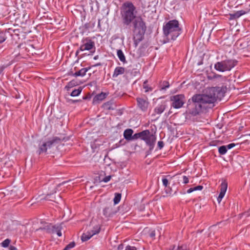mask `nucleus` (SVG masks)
<instances>
[{"mask_svg":"<svg viewBox=\"0 0 250 250\" xmlns=\"http://www.w3.org/2000/svg\"><path fill=\"white\" fill-rule=\"evenodd\" d=\"M226 87H211L208 94H196L188 102L189 109H208L212 108L217 100L221 101L226 92Z\"/></svg>","mask_w":250,"mask_h":250,"instance_id":"obj_1","label":"nucleus"},{"mask_svg":"<svg viewBox=\"0 0 250 250\" xmlns=\"http://www.w3.org/2000/svg\"><path fill=\"white\" fill-rule=\"evenodd\" d=\"M136 13V7L131 2L126 1L124 3L121 11L123 23L126 26L130 25L137 17Z\"/></svg>","mask_w":250,"mask_h":250,"instance_id":"obj_2","label":"nucleus"},{"mask_svg":"<svg viewBox=\"0 0 250 250\" xmlns=\"http://www.w3.org/2000/svg\"><path fill=\"white\" fill-rule=\"evenodd\" d=\"M163 30L164 36L168 41L175 40L181 33L179 21L176 20L169 21L164 24Z\"/></svg>","mask_w":250,"mask_h":250,"instance_id":"obj_3","label":"nucleus"},{"mask_svg":"<svg viewBox=\"0 0 250 250\" xmlns=\"http://www.w3.org/2000/svg\"><path fill=\"white\" fill-rule=\"evenodd\" d=\"M133 24V35H136L137 40L141 39V37H144L146 29L145 22L140 17H137L135 20L132 22Z\"/></svg>","mask_w":250,"mask_h":250,"instance_id":"obj_4","label":"nucleus"},{"mask_svg":"<svg viewBox=\"0 0 250 250\" xmlns=\"http://www.w3.org/2000/svg\"><path fill=\"white\" fill-rule=\"evenodd\" d=\"M237 61L231 59L218 62L214 64V68L220 72L230 71L237 64Z\"/></svg>","mask_w":250,"mask_h":250,"instance_id":"obj_5","label":"nucleus"},{"mask_svg":"<svg viewBox=\"0 0 250 250\" xmlns=\"http://www.w3.org/2000/svg\"><path fill=\"white\" fill-rule=\"evenodd\" d=\"M64 140V137H54L51 140L46 142H43L39 145V150L37 152L39 155L42 153H45L48 148H50L53 146H55Z\"/></svg>","mask_w":250,"mask_h":250,"instance_id":"obj_6","label":"nucleus"},{"mask_svg":"<svg viewBox=\"0 0 250 250\" xmlns=\"http://www.w3.org/2000/svg\"><path fill=\"white\" fill-rule=\"evenodd\" d=\"M140 138L144 140L149 146V152L150 153L153 149L156 141V137L154 135L150 134L149 130H145L140 132Z\"/></svg>","mask_w":250,"mask_h":250,"instance_id":"obj_7","label":"nucleus"},{"mask_svg":"<svg viewBox=\"0 0 250 250\" xmlns=\"http://www.w3.org/2000/svg\"><path fill=\"white\" fill-rule=\"evenodd\" d=\"M170 100L172 101V106L174 108H181L185 102V97L183 94H179L170 97Z\"/></svg>","mask_w":250,"mask_h":250,"instance_id":"obj_8","label":"nucleus"},{"mask_svg":"<svg viewBox=\"0 0 250 250\" xmlns=\"http://www.w3.org/2000/svg\"><path fill=\"white\" fill-rule=\"evenodd\" d=\"M41 224H42L43 225L40 227V228L37 229V230L39 229H42L45 230L47 233H57L58 232V229H59V228H62V226L60 225L52 226L51 224H49L46 222L43 223L42 222H41Z\"/></svg>","mask_w":250,"mask_h":250,"instance_id":"obj_9","label":"nucleus"},{"mask_svg":"<svg viewBox=\"0 0 250 250\" xmlns=\"http://www.w3.org/2000/svg\"><path fill=\"white\" fill-rule=\"evenodd\" d=\"M83 42V44L80 47V50L83 51L85 50H90L94 48V51H95V43L93 41L88 38H86Z\"/></svg>","mask_w":250,"mask_h":250,"instance_id":"obj_10","label":"nucleus"},{"mask_svg":"<svg viewBox=\"0 0 250 250\" xmlns=\"http://www.w3.org/2000/svg\"><path fill=\"white\" fill-rule=\"evenodd\" d=\"M100 231V228L96 226L94 227L92 230L87 231L86 232L83 233L81 237L82 241H86L89 240L92 236L98 233Z\"/></svg>","mask_w":250,"mask_h":250,"instance_id":"obj_11","label":"nucleus"},{"mask_svg":"<svg viewBox=\"0 0 250 250\" xmlns=\"http://www.w3.org/2000/svg\"><path fill=\"white\" fill-rule=\"evenodd\" d=\"M202 110H186L185 118L187 120L195 121L197 119L198 116Z\"/></svg>","mask_w":250,"mask_h":250,"instance_id":"obj_12","label":"nucleus"},{"mask_svg":"<svg viewBox=\"0 0 250 250\" xmlns=\"http://www.w3.org/2000/svg\"><path fill=\"white\" fill-rule=\"evenodd\" d=\"M137 105L139 108L141 109H146L148 108L149 102L147 98H137Z\"/></svg>","mask_w":250,"mask_h":250,"instance_id":"obj_13","label":"nucleus"},{"mask_svg":"<svg viewBox=\"0 0 250 250\" xmlns=\"http://www.w3.org/2000/svg\"><path fill=\"white\" fill-rule=\"evenodd\" d=\"M114 206L111 204H108L103 209V214L105 217H110L115 214L116 211L113 209Z\"/></svg>","mask_w":250,"mask_h":250,"instance_id":"obj_14","label":"nucleus"},{"mask_svg":"<svg viewBox=\"0 0 250 250\" xmlns=\"http://www.w3.org/2000/svg\"><path fill=\"white\" fill-rule=\"evenodd\" d=\"M91 68V67L89 66L86 68H83L79 70L78 71L76 72L75 73L73 74V76L74 77H83L84 76L86 73Z\"/></svg>","mask_w":250,"mask_h":250,"instance_id":"obj_15","label":"nucleus"},{"mask_svg":"<svg viewBox=\"0 0 250 250\" xmlns=\"http://www.w3.org/2000/svg\"><path fill=\"white\" fill-rule=\"evenodd\" d=\"M247 12L244 10H240L236 11V12L230 14V19L233 20V19H236L239 18L241 16L245 14Z\"/></svg>","mask_w":250,"mask_h":250,"instance_id":"obj_16","label":"nucleus"},{"mask_svg":"<svg viewBox=\"0 0 250 250\" xmlns=\"http://www.w3.org/2000/svg\"><path fill=\"white\" fill-rule=\"evenodd\" d=\"M125 72V68L123 67H117L114 70V73L113 74L112 77L113 78H116L119 75L123 74Z\"/></svg>","mask_w":250,"mask_h":250,"instance_id":"obj_17","label":"nucleus"},{"mask_svg":"<svg viewBox=\"0 0 250 250\" xmlns=\"http://www.w3.org/2000/svg\"><path fill=\"white\" fill-rule=\"evenodd\" d=\"M133 131L131 129H126L124 132V137L127 141L131 140Z\"/></svg>","mask_w":250,"mask_h":250,"instance_id":"obj_18","label":"nucleus"},{"mask_svg":"<svg viewBox=\"0 0 250 250\" xmlns=\"http://www.w3.org/2000/svg\"><path fill=\"white\" fill-rule=\"evenodd\" d=\"M117 56L119 58V59H120V60L125 63L126 62V60H125V57L123 52V51L121 50H117Z\"/></svg>","mask_w":250,"mask_h":250,"instance_id":"obj_19","label":"nucleus"},{"mask_svg":"<svg viewBox=\"0 0 250 250\" xmlns=\"http://www.w3.org/2000/svg\"><path fill=\"white\" fill-rule=\"evenodd\" d=\"M228 188V183L226 180H224L220 186V192L226 193Z\"/></svg>","mask_w":250,"mask_h":250,"instance_id":"obj_20","label":"nucleus"},{"mask_svg":"<svg viewBox=\"0 0 250 250\" xmlns=\"http://www.w3.org/2000/svg\"><path fill=\"white\" fill-rule=\"evenodd\" d=\"M188 248L187 245H178V246H173L171 248V250H187Z\"/></svg>","mask_w":250,"mask_h":250,"instance_id":"obj_21","label":"nucleus"},{"mask_svg":"<svg viewBox=\"0 0 250 250\" xmlns=\"http://www.w3.org/2000/svg\"><path fill=\"white\" fill-rule=\"evenodd\" d=\"M82 90V87H79L78 89L73 90L71 93L70 95L72 97L77 96L81 93Z\"/></svg>","mask_w":250,"mask_h":250,"instance_id":"obj_22","label":"nucleus"},{"mask_svg":"<svg viewBox=\"0 0 250 250\" xmlns=\"http://www.w3.org/2000/svg\"><path fill=\"white\" fill-rule=\"evenodd\" d=\"M121 198V194L119 193H116L115 194V197L114 198V203L115 205L119 203Z\"/></svg>","mask_w":250,"mask_h":250,"instance_id":"obj_23","label":"nucleus"},{"mask_svg":"<svg viewBox=\"0 0 250 250\" xmlns=\"http://www.w3.org/2000/svg\"><path fill=\"white\" fill-rule=\"evenodd\" d=\"M76 85V82L74 80H72L69 82L68 84L65 86V89L69 90V88L74 86Z\"/></svg>","mask_w":250,"mask_h":250,"instance_id":"obj_24","label":"nucleus"},{"mask_svg":"<svg viewBox=\"0 0 250 250\" xmlns=\"http://www.w3.org/2000/svg\"><path fill=\"white\" fill-rule=\"evenodd\" d=\"M219 152L221 155H224L226 153L227 151V146H222L219 147Z\"/></svg>","mask_w":250,"mask_h":250,"instance_id":"obj_25","label":"nucleus"},{"mask_svg":"<svg viewBox=\"0 0 250 250\" xmlns=\"http://www.w3.org/2000/svg\"><path fill=\"white\" fill-rule=\"evenodd\" d=\"M147 80H146L143 83V88L145 89V92H147L148 91H151L152 90V88L151 87H149L147 84Z\"/></svg>","mask_w":250,"mask_h":250,"instance_id":"obj_26","label":"nucleus"},{"mask_svg":"<svg viewBox=\"0 0 250 250\" xmlns=\"http://www.w3.org/2000/svg\"><path fill=\"white\" fill-rule=\"evenodd\" d=\"M169 86V83L167 81H164L161 84V89L165 90Z\"/></svg>","mask_w":250,"mask_h":250,"instance_id":"obj_27","label":"nucleus"},{"mask_svg":"<svg viewBox=\"0 0 250 250\" xmlns=\"http://www.w3.org/2000/svg\"><path fill=\"white\" fill-rule=\"evenodd\" d=\"M11 242V240L9 239H6L5 240H4L1 244V246L3 247V248H6L7 247L10 243Z\"/></svg>","mask_w":250,"mask_h":250,"instance_id":"obj_28","label":"nucleus"},{"mask_svg":"<svg viewBox=\"0 0 250 250\" xmlns=\"http://www.w3.org/2000/svg\"><path fill=\"white\" fill-rule=\"evenodd\" d=\"M75 246V243L74 242H72L68 244L63 250H70L71 249L74 248Z\"/></svg>","mask_w":250,"mask_h":250,"instance_id":"obj_29","label":"nucleus"},{"mask_svg":"<svg viewBox=\"0 0 250 250\" xmlns=\"http://www.w3.org/2000/svg\"><path fill=\"white\" fill-rule=\"evenodd\" d=\"M95 98L98 100H102L105 98V94L102 92L101 94L97 95Z\"/></svg>","mask_w":250,"mask_h":250,"instance_id":"obj_30","label":"nucleus"},{"mask_svg":"<svg viewBox=\"0 0 250 250\" xmlns=\"http://www.w3.org/2000/svg\"><path fill=\"white\" fill-rule=\"evenodd\" d=\"M6 38L5 33L3 32H0V43L5 41Z\"/></svg>","mask_w":250,"mask_h":250,"instance_id":"obj_31","label":"nucleus"},{"mask_svg":"<svg viewBox=\"0 0 250 250\" xmlns=\"http://www.w3.org/2000/svg\"><path fill=\"white\" fill-rule=\"evenodd\" d=\"M143 39H144V37H141V39H139V40H137V38H136V35H133L134 43L135 46H137L138 45V44L139 43V42H140L141 41H142Z\"/></svg>","mask_w":250,"mask_h":250,"instance_id":"obj_32","label":"nucleus"},{"mask_svg":"<svg viewBox=\"0 0 250 250\" xmlns=\"http://www.w3.org/2000/svg\"><path fill=\"white\" fill-rule=\"evenodd\" d=\"M226 193L220 192L219 193V195L217 198V201L219 203H220L222 199V198L224 197L225 194Z\"/></svg>","mask_w":250,"mask_h":250,"instance_id":"obj_33","label":"nucleus"},{"mask_svg":"<svg viewBox=\"0 0 250 250\" xmlns=\"http://www.w3.org/2000/svg\"><path fill=\"white\" fill-rule=\"evenodd\" d=\"M140 138V132L134 134L132 135L131 140Z\"/></svg>","mask_w":250,"mask_h":250,"instance_id":"obj_34","label":"nucleus"},{"mask_svg":"<svg viewBox=\"0 0 250 250\" xmlns=\"http://www.w3.org/2000/svg\"><path fill=\"white\" fill-rule=\"evenodd\" d=\"M53 112H54V115L56 116V118H60L62 117V115H59L58 114V113L59 112H61V110H53Z\"/></svg>","mask_w":250,"mask_h":250,"instance_id":"obj_35","label":"nucleus"},{"mask_svg":"<svg viewBox=\"0 0 250 250\" xmlns=\"http://www.w3.org/2000/svg\"><path fill=\"white\" fill-rule=\"evenodd\" d=\"M162 182H163V185L165 187H167L168 185V181L167 179L166 178H163L162 179Z\"/></svg>","mask_w":250,"mask_h":250,"instance_id":"obj_36","label":"nucleus"},{"mask_svg":"<svg viewBox=\"0 0 250 250\" xmlns=\"http://www.w3.org/2000/svg\"><path fill=\"white\" fill-rule=\"evenodd\" d=\"M158 146L160 149H162L164 146V142L163 141H159Z\"/></svg>","mask_w":250,"mask_h":250,"instance_id":"obj_37","label":"nucleus"},{"mask_svg":"<svg viewBox=\"0 0 250 250\" xmlns=\"http://www.w3.org/2000/svg\"><path fill=\"white\" fill-rule=\"evenodd\" d=\"M183 183L185 184H188L189 182L188 178L186 176H184L183 177Z\"/></svg>","mask_w":250,"mask_h":250,"instance_id":"obj_38","label":"nucleus"},{"mask_svg":"<svg viewBox=\"0 0 250 250\" xmlns=\"http://www.w3.org/2000/svg\"><path fill=\"white\" fill-rule=\"evenodd\" d=\"M111 179V176H107L105 177L104 179L103 180V181H104L105 183H106L108 182Z\"/></svg>","mask_w":250,"mask_h":250,"instance_id":"obj_39","label":"nucleus"},{"mask_svg":"<svg viewBox=\"0 0 250 250\" xmlns=\"http://www.w3.org/2000/svg\"><path fill=\"white\" fill-rule=\"evenodd\" d=\"M235 146V145L234 144L231 143V144H229L227 146H227V149H231V148H232Z\"/></svg>","mask_w":250,"mask_h":250,"instance_id":"obj_40","label":"nucleus"},{"mask_svg":"<svg viewBox=\"0 0 250 250\" xmlns=\"http://www.w3.org/2000/svg\"><path fill=\"white\" fill-rule=\"evenodd\" d=\"M203 187L202 186H196L195 187H194L193 188H194L193 190L194 191L197 190H202L203 189Z\"/></svg>","mask_w":250,"mask_h":250,"instance_id":"obj_41","label":"nucleus"},{"mask_svg":"<svg viewBox=\"0 0 250 250\" xmlns=\"http://www.w3.org/2000/svg\"><path fill=\"white\" fill-rule=\"evenodd\" d=\"M149 236L152 238H154L155 236V230H152L149 233Z\"/></svg>","mask_w":250,"mask_h":250,"instance_id":"obj_42","label":"nucleus"},{"mask_svg":"<svg viewBox=\"0 0 250 250\" xmlns=\"http://www.w3.org/2000/svg\"><path fill=\"white\" fill-rule=\"evenodd\" d=\"M6 107V104L3 103L2 101H0V109Z\"/></svg>","mask_w":250,"mask_h":250,"instance_id":"obj_43","label":"nucleus"},{"mask_svg":"<svg viewBox=\"0 0 250 250\" xmlns=\"http://www.w3.org/2000/svg\"><path fill=\"white\" fill-rule=\"evenodd\" d=\"M62 229V228H59V229H58V232L57 233V234L58 236L60 237L62 236V232H61V230Z\"/></svg>","mask_w":250,"mask_h":250,"instance_id":"obj_44","label":"nucleus"},{"mask_svg":"<svg viewBox=\"0 0 250 250\" xmlns=\"http://www.w3.org/2000/svg\"><path fill=\"white\" fill-rule=\"evenodd\" d=\"M193 189H194L193 188H189L187 190V193H191L192 192L194 191V190H193Z\"/></svg>","mask_w":250,"mask_h":250,"instance_id":"obj_45","label":"nucleus"},{"mask_svg":"<svg viewBox=\"0 0 250 250\" xmlns=\"http://www.w3.org/2000/svg\"><path fill=\"white\" fill-rule=\"evenodd\" d=\"M10 250H17L16 247L13 246H10L9 248Z\"/></svg>","mask_w":250,"mask_h":250,"instance_id":"obj_46","label":"nucleus"},{"mask_svg":"<svg viewBox=\"0 0 250 250\" xmlns=\"http://www.w3.org/2000/svg\"><path fill=\"white\" fill-rule=\"evenodd\" d=\"M29 16L28 15H27L26 14H24L23 15V18L24 19H25V21H27V20L28 19Z\"/></svg>","mask_w":250,"mask_h":250,"instance_id":"obj_47","label":"nucleus"},{"mask_svg":"<svg viewBox=\"0 0 250 250\" xmlns=\"http://www.w3.org/2000/svg\"><path fill=\"white\" fill-rule=\"evenodd\" d=\"M56 189H55L53 191L52 193H50V194H47L46 197V199H48V198H47V197H48V196H49V195H50L51 194H53V193H56Z\"/></svg>","mask_w":250,"mask_h":250,"instance_id":"obj_48","label":"nucleus"},{"mask_svg":"<svg viewBox=\"0 0 250 250\" xmlns=\"http://www.w3.org/2000/svg\"><path fill=\"white\" fill-rule=\"evenodd\" d=\"M102 65V64L99 62V63H97L93 65L92 66V67H97V66H101ZM91 67V66H90Z\"/></svg>","mask_w":250,"mask_h":250,"instance_id":"obj_49","label":"nucleus"},{"mask_svg":"<svg viewBox=\"0 0 250 250\" xmlns=\"http://www.w3.org/2000/svg\"><path fill=\"white\" fill-rule=\"evenodd\" d=\"M11 31H13V32H15L16 31V30H12V29H11V28L8 29V32H9V33H11Z\"/></svg>","mask_w":250,"mask_h":250,"instance_id":"obj_50","label":"nucleus"},{"mask_svg":"<svg viewBox=\"0 0 250 250\" xmlns=\"http://www.w3.org/2000/svg\"><path fill=\"white\" fill-rule=\"evenodd\" d=\"M163 111H164V110H157V113H158V114H161V113L163 112Z\"/></svg>","mask_w":250,"mask_h":250,"instance_id":"obj_51","label":"nucleus"},{"mask_svg":"<svg viewBox=\"0 0 250 250\" xmlns=\"http://www.w3.org/2000/svg\"><path fill=\"white\" fill-rule=\"evenodd\" d=\"M107 109L110 110V109H113V108L111 106H108L106 107Z\"/></svg>","mask_w":250,"mask_h":250,"instance_id":"obj_52","label":"nucleus"},{"mask_svg":"<svg viewBox=\"0 0 250 250\" xmlns=\"http://www.w3.org/2000/svg\"><path fill=\"white\" fill-rule=\"evenodd\" d=\"M99 58V56L98 55H96L94 57V60H97Z\"/></svg>","mask_w":250,"mask_h":250,"instance_id":"obj_53","label":"nucleus"},{"mask_svg":"<svg viewBox=\"0 0 250 250\" xmlns=\"http://www.w3.org/2000/svg\"><path fill=\"white\" fill-rule=\"evenodd\" d=\"M16 98L17 99L20 98H21V96H20V95H19L18 96L16 95Z\"/></svg>","mask_w":250,"mask_h":250,"instance_id":"obj_54","label":"nucleus"},{"mask_svg":"<svg viewBox=\"0 0 250 250\" xmlns=\"http://www.w3.org/2000/svg\"><path fill=\"white\" fill-rule=\"evenodd\" d=\"M66 183V182H62V184H60V185H58V186H60V185H62V184H65V183Z\"/></svg>","mask_w":250,"mask_h":250,"instance_id":"obj_55","label":"nucleus"},{"mask_svg":"<svg viewBox=\"0 0 250 250\" xmlns=\"http://www.w3.org/2000/svg\"><path fill=\"white\" fill-rule=\"evenodd\" d=\"M88 98H89L88 97H87V96L83 97V99H87Z\"/></svg>","mask_w":250,"mask_h":250,"instance_id":"obj_56","label":"nucleus"},{"mask_svg":"<svg viewBox=\"0 0 250 250\" xmlns=\"http://www.w3.org/2000/svg\"><path fill=\"white\" fill-rule=\"evenodd\" d=\"M170 113H171V112L170 111V110H169L168 112V115H169Z\"/></svg>","mask_w":250,"mask_h":250,"instance_id":"obj_57","label":"nucleus"},{"mask_svg":"<svg viewBox=\"0 0 250 250\" xmlns=\"http://www.w3.org/2000/svg\"><path fill=\"white\" fill-rule=\"evenodd\" d=\"M79 53V50H77L76 52V55H77Z\"/></svg>","mask_w":250,"mask_h":250,"instance_id":"obj_58","label":"nucleus"},{"mask_svg":"<svg viewBox=\"0 0 250 250\" xmlns=\"http://www.w3.org/2000/svg\"><path fill=\"white\" fill-rule=\"evenodd\" d=\"M100 20H99V22H98V26H99L100 25Z\"/></svg>","mask_w":250,"mask_h":250,"instance_id":"obj_59","label":"nucleus"},{"mask_svg":"<svg viewBox=\"0 0 250 250\" xmlns=\"http://www.w3.org/2000/svg\"><path fill=\"white\" fill-rule=\"evenodd\" d=\"M166 192L167 193H168V191H167V190H166Z\"/></svg>","mask_w":250,"mask_h":250,"instance_id":"obj_60","label":"nucleus"},{"mask_svg":"<svg viewBox=\"0 0 250 250\" xmlns=\"http://www.w3.org/2000/svg\"><path fill=\"white\" fill-rule=\"evenodd\" d=\"M108 105V104H105V106H107Z\"/></svg>","mask_w":250,"mask_h":250,"instance_id":"obj_61","label":"nucleus"}]
</instances>
